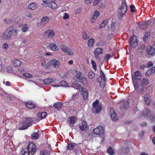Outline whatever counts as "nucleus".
I'll return each instance as SVG.
<instances>
[{"label":"nucleus","instance_id":"obj_1","mask_svg":"<svg viewBox=\"0 0 155 155\" xmlns=\"http://www.w3.org/2000/svg\"><path fill=\"white\" fill-rule=\"evenodd\" d=\"M132 80L135 89L140 94H141L143 91V84L141 80L136 78L132 75Z\"/></svg>","mask_w":155,"mask_h":155},{"label":"nucleus","instance_id":"obj_2","mask_svg":"<svg viewBox=\"0 0 155 155\" xmlns=\"http://www.w3.org/2000/svg\"><path fill=\"white\" fill-rule=\"evenodd\" d=\"M127 9V5L125 0H123L122 2L121 6L118 10V14L119 16L123 18L125 15Z\"/></svg>","mask_w":155,"mask_h":155},{"label":"nucleus","instance_id":"obj_3","mask_svg":"<svg viewBox=\"0 0 155 155\" xmlns=\"http://www.w3.org/2000/svg\"><path fill=\"white\" fill-rule=\"evenodd\" d=\"M27 150V151H25L22 155H33L36 150L35 144L33 143L29 144Z\"/></svg>","mask_w":155,"mask_h":155},{"label":"nucleus","instance_id":"obj_4","mask_svg":"<svg viewBox=\"0 0 155 155\" xmlns=\"http://www.w3.org/2000/svg\"><path fill=\"white\" fill-rule=\"evenodd\" d=\"M32 120L30 118H26L21 124V127H20V130H25L27 129L31 125Z\"/></svg>","mask_w":155,"mask_h":155},{"label":"nucleus","instance_id":"obj_5","mask_svg":"<svg viewBox=\"0 0 155 155\" xmlns=\"http://www.w3.org/2000/svg\"><path fill=\"white\" fill-rule=\"evenodd\" d=\"M93 133L103 137L104 135V129L102 126H99L95 128L93 131Z\"/></svg>","mask_w":155,"mask_h":155},{"label":"nucleus","instance_id":"obj_6","mask_svg":"<svg viewBox=\"0 0 155 155\" xmlns=\"http://www.w3.org/2000/svg\"><path fill=\"white\" fill-rule=\"evenodd\" d=\"M82 74L80 72H77V74L75 79H77V80L79 81L81 83L85 85L87 83V80L86 78L84 77H83L81 76Z\"/></svg>","mask_w":155,"mask_h":155},{"label":"nucleus","instance_id":"obj_7","mask_svg":"<svg viewBox=\"0 0 155 155\" xmlns=\"http://www.w3.org/2000/svg\"><path fill=\"white\" fill-rule=\"evenodd\" d=\"M55 32L52 30L49 29L45 31L43 34V37L45 38H51L53 37Z\"/></svg>","mask_w":155,"mask_h":155},{"label":"nucleus","instance_id":"obj_8","mask_svg":"<svg viewBox=\"0 0 155 155\" xmlns=\"http://www.w3.org/2000/svg\"><path fill=\"white\" fill-rule=\"evenodd\" d=\"M12 35L11 30L10 28H8L6 31H4L2 35V38L5 40H8L11 38Z\"/></svg>","mask_w":155,"mask_h":155},{"label":"nucleus","instance_id":"obj_9","mask_svg":"<svg viewBox=\"0 0 155 155\" xmlns=\"http://www.w3.org/2000/svg\"><path fill=\"white\" fill-rule=\"evenodd\" d=\"M27 80L28 81L34 83L37 85L40 84L41 81V79L39 78L37 76L35 75H32L30 78Z\"/></svg>","mask_w":155,"mask_h":155},{"label":"nucleus","instance_id":"obj_10","mask_svg":"<svg viewBox=\"0 0 155 155\" xmlns=\"http://www.w3.org/2000/svg\"><path fill=\"white\" fill-rule=\"evenodd\" d=\"M93 107L95 108L96 113L98 114L102 110V106L101 104H99V101L98 100H96L93 104Z\"/></svg>","mask_w":155,"mask_h":155},{"label":"nucleus","instance_id":"obj_11","mask_svg":"<svg viewBox=\"0 0 155 155\" xmlns=\"http://www.w3.org/2000/svg\"><path fill=\"white\" fill-rule=\"evenodd\" d=\"M61 50L67 54L70 55H73L74 54L73 51L64 45H62L61 46Z\"/></svg>","mask_w":155,"mask_h":155},{"label":"nucleus","instance_id":"obj_12","mask_svg":"<svg viewBox=\"0 0 155 155\" xmlns=\"http://www.w3.org/2000/svg\"><path fill=\"white\" fill-rule=\"evenodd\" d=\"M49 64L56 68H58L60 65L59 61L56 59H53L48 62Z\"/></svg>","mask_w":155,"mask_h":155},{"label":"nucleus","instance_id":"obj_13","mask_svg":"<svg viewBox=\"0 0 155 155\" xmlns=\"http://www.w3.org/2000/svg\"><path fill=\"white\" fill-rule=\"evenodd\" d=\"M79 91L82 92V94L84 100H86L88 97V93L87 90L85 88H83L82 87L80 86L79 87Z\"/></svg>","mask_w":155,"mask_h":155},{"label":"nucleus","instance_id":"obj_14","mask_svg":"<svg viewBox=\"0 0 155 155\" xmlns=\"http://www.w3.org/2000/svg\"><path fill=\"white\" fill-rule=\"evenodd\" d=\"M138 45L136 37L134 35L131 37L130 45V47L134 48L136 47Z\"/></svg>","mask_w":155,"mask_h":155},{"label":"nucleus","instance_id":"obj_15","mask_svg":"<svg viewBox=\"0 0 155 155\" xmlns=\"http://www.w3.org/2000/svg\"><path fill=\"white\" fill-rule=\"evenodd\" d=\"M146 51L149 55L152 56L155 54V49L151 46L148 47Z\"/></svg>","mask_w":155,"mask_h":155},{"label":"nucleus","instance_id":"obj_16","mask_svg":"<svg viewBox=\"0 0 155 155\" xmlns=\"http://www.w3.org/2000/svg\"><path fill=\"white\" fill-rule=\"evenodd\" d=\"M110 112L111 113V117L112 120L114 121H117L118 119V117L117 116L113 108L110 109Z\"/></svg>","mask_w":155,"mask_h":155},{"label":"nucleus","instance_id":"obj_17","mask_svg":"<svg viewBox=\"0 0 155 155\" xmlns=\"http://www.w3.org/2000/svg\"><path fill=\"white\" fill-rule=\"evenodd\" d=\"M143 115L145 117L150 119H151V117H153L151 115L150 111L148 109L144 110L143 112Z\"/></svg>","mask_w":155,"mask_h":155},{"label":"nucleus","instance_id":"obj_18","mask_svg":"<svg viewBox=\"0 0 155 155\" xmlns=\"http://www.w3.org/2000/svg\"><path fill=\"white\" fill-rule=\"evenodd\" d=\"M79 127L81 130L87 131L88 129V127L86 122L83 121L81 124L79 125Z\"/></svg>","mask_w":155,"mask_h":155},{"label":"nucleus","instance_id":"obj_19","mask_svg":"<svg viewBox=\"0 0 155 155\" xmlns=\"http://www.w3.org/2000/svg\"><path fill=\"white\" fill-rule=\"evenodd\" d=\"M46 6H48L51 8L54 9L57 7V4L55 2L54 0H52L51 1L47 4Z\"/></svg>","mask_w":155,"mask_h":155},{"label":"nucleus","instance_id":"obj_20","mask_svg":"<svg viewBox=\"0 0 155 155\" xmlns=\"http://www.w3.org/2000/svg\"><path fill=\"white\" fill-rule=\"evenodd\" d=\"M120 108L122 109H126L128 107L129 102L128 101H123L120 103Z\"/></svg>","mask_w":155,"mask_h":155},{"label":"nucleus","instance_id":"obj_21","mask_svg":"<svg viewBox=\"0 0 155 155\" xmlns=\"http://www.w3.org/2000/svg\"><path fill=\"white\" fill-rule=\"evenodd\" d=\"M47 115V114L46 112H39L38 113L37 115V117L38 119H42L45 118Z\"/></svg>","mask_w":155,"mask_h":155},{"label":"nucleus","instance_id":"obj_22","mask_svg":"<svg viewBox=\"0 0 155 155\" xmlns=\"http://www.w3.org/2000/svg\"><path fill=\"white\" fill-rule=\"evenodd\" d=\"M28 7L31 10H34L38 7V5L36 3L33 2L29 5Z\"/></svg>","mask_w":155,"mask_h":155},{"label":"nucleus","instance_id":"obj_23","mask_svg":"<svg viewBox=\"0 0 155 155\" xmlns=\"http://www.w3.org/2000/svg\"><path fill=\"white\" fill-rule=\"evenodd\" d=\"M49 21V18L48 16L43 17L41 20V24L42 25H45L48 23Z\"/></svg>","mask_w":155,"mask_h":155},{"label":"nucleus","instance_id":"obj_24","mask_svg":"<svg viewBox=\"0 0 155 155\" xmlns=\"http://www.w3.org/2000/svg\"><path fill=\"white\" fill-rule=\"evenodd\" d=\"M12 63L15 66L17 67L20 65L21 62L20 60L17 59H15L12 60Z\"/></svg>","mask_w":155,"mask_h":155},{"label":"nucleus","instance_id":"obj_25","mask_svg":"<svg viewBox=\"0 0 155 155\" xmlns=\"http://www.w3.org/2000/svg\"><path fill=\"white\" fill-rule=\"evenodd\" d=\"M99 15V12L97 10H96L93 15L92 18L91 20V22L92 23H93L95 21L96 19L97 18Z\"/></svg>","mask_w":155,"mask_h":155},{"label":"nucleus","instance_id":"obj_26","mask_svg":"<svg viewBox=\"0 0 155 155\" xmlns=\"http://www.w3.org/2000/svg\"><path fill=\"white\" fill-rule=\"evenodd\" d=\"M145 104L148 105L150 104L151 102V99L150 97L148 95H145L144 96Z\"/></svg>","mask_w":155,"mask_h":155},{"label":"nucleus","instance_id":"obj_27","mask_svg":"<svg viewBox=\"0 0 155 155\" xmlns=\"http://www.w3.org/2000/svg\"><path fill=\"white\" fill-rule=\"evenodd\" d=\"M55 81L54 79H52L51 78H47L44 80V82L45 84H47L51 83L54 82Z\"/></svg>","mask_w":155,"mask_h":155},{"label":"nucleus","instance_id":"obj_28","mask_svg":"<svg viewBox=\"0 0 155 155\" xmlns=\"http://www.w3.org/2000/svg\"><path fill=\"white\" fill-rule=\"evenodd\" d=\"M49 47L53 51H57L58 49L57 45L54 43H51L49 45Z\"/></svg>","mask_w":155,"mask_h":155},{"label":"nucleus","instance_id":"obj_29","mask_svg":"<svg viewBox=\"0 0 155 155\" xmlns=\"http://www.w3.org/2000/svg\"><path fill=\"white\" fill-rule=\"evenodd\" d=\"M26 106L28 108L31 109L34 108L35 104L32 101H29L26 104Z\"/></svg>","mask_w":155,"mask_h":155},{"label":"nucleus","instance_id":"obj_30","mask_svg":"<svg viewBox=\"0 0 155 155\" xmlns=\"http://www.w3.org/2000/svg\"><path fill=\"white\" fill-rule=\"evenodd\" d=\"M62 105V103L61 102H58L54 104V107H56L57 109L59 110H60Z\"/></svg>","mask_w":155,"mask_h":155},{"label":"nucleus","instance_id":"obj_31","mask_svg":"<svg viewBox=\"0 0 155 155\" xmlns=\"http://www.w3.org/2000/svg\"><path fill=\"white\" fill-rule=\"evenodd\" d=\"M41 63L42 66L43 67H45L46 69H48L50 68V66L49 65L48 63L46 64L45 60V59H42L41 61Z\"/></svg>","mask_w":155,"mask_h":155},{"label":"nucleus","instance_id":"obj_32","mask_svg":"<svg viewBox=\"0 0 155 155\" xmlns=\"http://www.w3.org/2000/svg\"><path fill=\"white\" fill-rule=\"evenodd\" d=\"M147 27V23L146 22H143L140 25V28L143 30H146Z\"/></svg>","mask_w":155,"mask_h":155},{"label":"nucleus","instance_id":"obj_33","mask_svg":"<svg viewBox=\"0 0 155 155\" xmlns=\"http://www.w3.org/2000/svg\"><path fill=\"white\" fill-rule=\"evenodd\" d=\"M103 51V49L102 48H96L94 51V54L96 55H99L102 53Z\"/></svg>","mask_w":155,"mask_h":155},{"label":"nucleus","instance_id":"obj_34","mask_svg":"<svg viewBox=\"0 0 155 155\" xmlns=\"http://www.w3.org/2000/svg\"><path fill=\"white\" fill-rule=\"evenodd\" d=\"M100 75L101 76V78L102 80V81H106V77L104 72H103V71L101 70H100Z\"/></svg>","mask_w":155,"mask_h":155},{"label":"nucleus","instance_id":"obj_35","mask_svg":"<svg viewBox=\"0 0 155 155\" xmlns=\"http://www.w3.org/2000/svg\"><path fill=\"white\" fill-rule=\"evenodd\" d=\"M21 30L23 32H25L29 29V27L26 24H24L22 26Z\"/></svg>","mask_w":155,"mask_h":155},{"label":"nucleus","instance_id":"obj_36","mask_svg":"<svg viewBox=\"0 0 155 155\" xmlns=\"http://www.w3.org/2000/svg\"><path fill=\"white\" fill-rule=\"evenodd\" d=\"M128 151V148L127 147H122L119 151V153L121 154L123 153H125Z\"/></svg>","mask_w":155,"mask_h":155},{"label":"nucleus","instance_id":"obj_37","mask_svg":"<svg viewBox=\"0 0 155 155\" xmlns=\"http://www.w3.org/2000/svg\"><path fill=\"white\" fill-rule=\"evenodd\" d=\"M79 97V93L78 92V91H77V92L76 93L74 94L72 97L73 100L74 101H75L77 100Z\"/></svg>","mask_w":155,"mask_h":155},{"label":"nucleus","instance_id":"obj_38","mask_svg":"<svg viewBox=\"0 0 155 155\" xmlns=\"http://www.w3.org/2000/svg\"><path fill=\"white\" fill-rule=\"evenodd\" d=\"M95 75V74L91 71H89L88 77L90 79H92L94 77Z\"/></svg>","mask_w":155,"mask_h":155},{"label":"nucleus","instance_id":"obj_39","mask_svg":"<svg viewBox=\"0 0 155 155\" xmlns=\"http://www.w3.org/2000/svg\"><path fill=\"white\" fill-rule=\"evenodd\" d=\"M94 43V40L93 38H91L88 40L87 44L89 46L91 47L93 46Z\"/></svg>","mask_w":155,"mask_h":155},{"label":"nucleus","instance_id":"obj_40","mask_svg":"<svg viewBox=\"0 0 155 155\" xmlns=\"http://www.w3.org/2000/svg\"><path fill=\"white\" fill-rule=\"evenodd\" d=\"M82 11L81 8L80 7H78L76 8L75 10V15H78Z\"/></svg>","mask_w":155,"mask_h":155},{"label":"nucleus","instance_id":"obj_41","mask_svg":"<svg viewBox=\"0 0 155 155\" xmlns=\"http://www.w3.org/2000/svg\"><path fill=\"white\" fill-rule=\"evenodd\" d=\"M20 41L21 44H25L28 42V40L27 38L24 37H21V38Z\"/></svg>","mask_w":155,"mask_h":155},{"label":"nucleus","instance_id":"obj_42","mask_svg":"<svg viewBox=\"0 0 155 155\" xmlns=\"http://www.w3.org/2000/svg\"><path fill=\"white\" fill-rule=\"evenodd\" d=\"M107 152L110 155H113L114 154V152L113 149L110 147L107 150Z\"/></svg>","mask_w":155,"mask_h":155},{"label":"nucleus","instance_id":"obj_43","mask_svg":"<svg viewBox=\"0 0 155 155\" xmlns=\"http://www.w3.org/2000/svg\"><path fill=\"white\" fill-rule=\"evenodd\" d=\"M31 137L33 139H36L38 138V133H33L31 135Z\"/></svg>","mask_w":155,"mask_h":155},{"label":"nucleus","instance_id":"obj_44","mask_svg":"<svg viewBox=\"0 0 155 155\" xmlns=\"http://www.w3.org/2000/svg\"><path fill=\"white\" fill-rule=\"evenodd\" d=\"M91 63L93 69L96 71L97 69V65L95 62L93 60H91Z\"/></svg>","mask_w":155,"mask_h":155},{"label":"nucleus","instance_id":"obj_45","mask_svg":"<svg viewBox=\"0 0 155 155\" xmlns=\"http://www.w3.org/2000/svg\"><path fill=\"white\" fill-rule=\"evenodd\" d=\"M68 84L65 81H60V85L61 86L67 87L68 86Z\"/></svg>","mask_w":155,"mask_h":155},{"label":"nucleus","instance_id":"obj_46","mask_svg":"<svg viewBox=\"0 0 155 155\" xmlns=\"http://www.w3.org/2000/svg\"><path fill=\"white\" fill-rule=\"evenodd\" d=\"M82 37L84 40L88 39L89 38V36H87L86 32L84 31L83 32Z\"/></svg>","mask_w":155,"mask_h":155},{"label":"nucleus","instance_id":"obj_47","mask_svg":"<svg viewBox=\"0 0 155 155\" xmlns=\"http://www.w3.org/2000/svg\"><path fill=\"white\" fill-rule=\"evenodd\" d=\"M74 147L73 144L71 143H70L68 144L67 147L68 150H72Z\"/></svg>","mask_w":155,"mask_h":155},{"label":"nucleus","instance_id":"obj_48","mask_svg":"<svg viewBox=\"0 0 155 155\" xmlns=\"http://www.w3.org/2000/svg\"><path fill=\"white\" fill-rule=\"evenodd\" d=\"M70 121L71 124H74L75 121V117H74L72 116L70 117Z\"/></svg>","mask_w":155,"mask_h":155},{"label":"nucleus","instance_id":"obj_49","mask_svg":"<svg viewBox=\"0 0 155 155\" xmlns=\"http://www.w3.org/2000/svg\"><path fill=\"white\" fill-rule=\"evenodd\" d=\"M12 32V35L13 34L14 35L16 36L18 34V31L17 29L15 28L13 29L12 30H11Z\"/></svg>","mask_w":155,"mask_h":155},{"label":"nucleus","instance_id":"obj_50","mask_svg":"<svg viewBox=\"0 0 155 155\" xmlns=\"http://www.w3.org/2000/svg\"><path fill=\"white\" fill-rule=\"evenodd\" d=\"M69 17V15L67 13H64L63 18L64 20H66Z\"/></svg>","mask_w":155,"mask_h":155},{"label":"nucleus","instance_id":"obj_51","mask_svg":"<svg viewBox=\"0 0 155 155\" xmlns=\"http://www.w3.org/2000/svg\"><path fill=\"white\" fill-rule=\"evenodd\" d=\"M23 76H25L28 78V79H29V78H30L31 77L32 75L31 74L28 73H25L23 74Z\"/></svg>","mask_w":155,"mask_h":155},{"label":"nucleus","instance_id":"obj_52","mask_svg":"<svg viewBox=\"0 0 155 155\" xmlns=\"http://www.w3.org/2000/svg\"><path fill=\"white\" fill-rule=\"evenodd\" d=\"M107 23V21H105V20L104 21L102 22L101 24L100 25V28H101L104 27L105 26V24Z\"/></svg>","mask_w":155,"mask_h":155},{"label":"nucleus","instance_id":"obj_53","mask_svg":"<svg viewBox=\"0 0 155 155\" xmlns=\"http://www.w3.org/2000/svg\"><path fill=\"white\" fill-rule=\"evenodd\" d=\"M105 82L104 81H101L100 82V87L102 88H103L105 85Z\"/></svg>","mask_w":155,"mask_h":155},{"label":"nucleus","instance_id":"obj_54","mask_svg":"<svg viewBox=\"0 0 155 155\" xmlns=\"http://www.w3.org/2000/svg\"><path fill=\"white\" fill-rule=\"evenodd\" d=\"M3 84H5L6 86H11V83L9 81H3Z\"/></svg>","mask_w":155,"mask_h":155},{"label":"nucleus","instance_id":"obj_55","mask_svg":"<svg viewBox=\"0 0 155 155\" xmlns=\"http://www.w3.org/2000/svg\"><path fill=\"white\" fill-rule=\"evenodd\" d=\"M111 57V56L110 54H107L105 57L104 60H107V61H108L109 60Z\"/></svg>","mask_w":155,"mask_h":155},{"label":"nucleus","instance_id":"obj_56","mask_svg":"<svg viewBox=\"0 0 155 155\" xmlns=\"http://www.w3.org/2000/svg\"><path fill=\"white\" fill-rule=\"evenodd\" d=\"M141 75V72L140 71H137L134 72V76L136 77H138Z\"/></svg>","mask_w":155,"mask_h":155},{"label":"nucleus","instance_id":"obj_57","mask_svg":"<svg viewBox=\"0 0 155 155\" xmlns=\"http://www.w3.org/2000/svg\"><path fill=\"white\" fill-rule=\"evenodd\" d=\"M130 9L131 12H134V10H135V6L133 5H131L130 6Z\"/></svg>","mask_w":155,"mask_h":155},{"label":"nucleus","instance_id":"obj_58","mask_svg":"<svg viewBox=\"0 0 155 155\" xmlns=\"http://www.w3.org/2000/svg\"><path fill=\"white\" fill-rule=\"evenodd\" d=\"M3 48L5 50H7L8 48V45L6 43H5L2 45Z\"/></svg>","mask_w":155,"mask_h":155},{"label":"nucleus","instance_id":"obj_59","mask_svg":"<svg viewBox=\"0 0 155 155\" xmlns=\"http://www.w3.org/2000/svg\"><path fill=\"white\" fill-rule=\"evenodd\" d=\"M101 0H95L93 3V5L94 6L96 5L101 1Z\"/></svg>","mask_w":155,"mask_h":155},{"label":"nucleus","instance_id":"obj_60","mask_svg":"<svg viewBox=\"0 0 155 155\" xmlns=\"http://www.w3.org/2000/svg\"><path fill=\"white\" fill-rule=\"evenodd\" d=\"M152 73L150 70H148L147 71L145 74L147 76H149Z\"/></svg>","mask_w":155,"mask_h":155},{"label":"nucleus","instance_id":"obj_61","mask_svg":"<svg viewBox=\"0 0 155 155\" xmlns=\"http://www.w3.org/2000/svg\"><path fill=\"white\" fill-rule=\"evenodd\" d=\"M143 81L144 84H147L149 83V81L148 79L146 78H143Z\"/></svg>","mask_w":155,"mask_h":155},{"label":"nucleus","instance_id":"obj_62","mask_svg":"<svg viewBox=\"0 0 155 155\" xmlns=\"http://www.w3.org/2000/svg\"><path fill=\"white\" fill-rule=\"evenodd\" d=\"M149 34L148 33L146 34L144 36L143 39L144 40H146L147 38L149 36Z\"/></svg>","mask_w":155,"mask_h":155},{"label":"nucleus","instance_id":"obj_63","mask_svg":"<svg viewBox=\"0 0 155 155\" xmlns=\"http://www.w3.org/2000/svg\"><path fill=\"white\" fill-rule=\"evenodd\" d=\"M92 2V0H85L84 1V3L86 4H87L91 3Z\"/></svg>","mask_w":155,"mask_h":155},{"label":"nucleus","instance_id":"obj_64","mask_svg":"<svg viewBox=\"0 0 155 155\" xmlns=\"http://www.w3.org/2000/svg\"><path fill=\"white\" fill-rule=\"evenodd\" d=\"M26 16L27 17L30 18H31L32 17V15L31 13H28L27 14Z\"/></svg>","mask_w":155,"mask_h":155}]
</instances>
